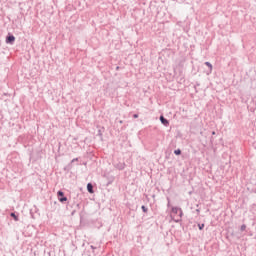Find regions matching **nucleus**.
Returning <instances> with one entry per match:
<instances>
[{"label":"nucleus","instance_id":"1","mask_svg":"<svg viewBox=\"0 0 256 256\" xmlns=\"http://www.w3.org/2000/svg\"><path fill=\"white\" fill-rule=\"evenodd\" d=\"M170 217L175 223H181L183 218V209H181V207L173 206Z\"/></svg>","mask_w":256,"mask_h":256},{"label":"nucleus","instance_id":"2","mask_svg":"<svg viewBox=\"0 0 256 256\" xmlns=\"http://www.w3.org/2000/svg\"><path fill=\"white\" fill-rule=\"evenodd\" d=\"M57 198L60 203H67V196H65V192H63L62 190H59L57 192Z\"/></svg>","mask_w":256,"mask_h":256},{"label":"nucleus","instance_id":"3","mask_svg":"<svg viewBox=\"0 0 256 256\" xmlns=\"http://www.w3.org/2000/svg\"><path fill=\"white\" fill-rule=\"evenodd\" d=\"M5 42L7 45H15V35L8 33Z\"/></svg>","mask_w":256,"mask_h":256},{"label":"nucleus","instance_id":"4","mask_svg":"<svg viewBox=\"0 0 256 256\" xmlns=\"http://www.w3.org/2000/svg\"><path fill=\"white\" fill-rule=\"evenodd\" d=\"M115 169H118V171H123V169H125V167H127V165L125 164V162H117L116 164H114Z\"/></svg>","mask_w":256,"mask_h":256},{"label":"nucleus","instance_id":"5","mask_svg":"<svg viewBox=\"0 0 256 256\" xmlns=\"http://www.w3.org/2000/svg\"><path fill=\"white\" fill-rule=\"evenodd\" d=\"M160 123H162V125H164V127H169V121L163 115L160 116Z\"/></svg>","mask_w":256,"mask_h":256},{"label":"nucleus","instance_id":"6","mask_svg":"<svg viewBox=\"0 0 256 256\" xmlns=\"http://www.w3.org/2000/svg\"><path fill=\"white\" fill-rule=\"evenodd\" d=\"M71 169H73V162L68 163V164L63 168V170H64L66 173H69V171H71Z\"/></svg>","mask_w":256,"mask_h":256},{"label":"nucleus","instance_id":"7","mask_svg":"<svg viewBox=\"0 0 256 256\" xmlns=\"http://www.w3.org/2000/svg\"><path fill=\"white\" fill-rule=\"evenodd\" d=\"M87 191H88V193H90V194L95 193V190H94V188H93V183L89 182V183L87 184Z\"/></svg>","mask_w":256,"mask_h":256},{"label":"nucleus","instance_id":"8","mask_svg":"<svg viewBox=\"0 0 256 256\" xmlns=\"http://www.w3.org/2000/svg\"><path fill=\"white\" fill-rule=\"evenodd\" d=\"M204 65H206V67L209 68V72L207 73V75L213 73V64H211V62H205Z\"/></svg>","mask_w":256,"mask_h":256},{"label":"nucleus","instance_id":"9","mask_svg":"<svg viewBox=\"0 0 256 256\" xmlns=\"http://www.w3.org/2000/svg\"><path fill=\"white\" fill-rule=\"evenodd\" d=\"M10 217H12V219H14V221H19V213H17V212H11Z\"/></svg>","mask_w":256,"mask_h":256},{"label":"nucleus","instance_id":"10","mask_svg":"<svg viewBox=\"0 0 256 256\" xmlns=\"http://www.w3.org/2000/svg\"><path fill=\"white\" fill-rule=\"evenodd\" d=\"M141 209H142L143 213H149V208H147V206L142 205Z\"/></svg>","mask_w":256,"mask_h":256},{"label":"nucleus","instance_id":"11","mask_svg":"<svg viewBox=\"0 0 256 256\" xmlns=\"http://www.w3.org/2000/svg\"><path fill=\"white\" fill-rule=\"evenodd\" d=\"M181 153H182V151H181V149H180V148H178V149L174 150V155H176V156L181 155Z\"/></svg>","mask_w":256,"mask_h":256},{"label":"nucleus","instance_id":"12","mask_svg":"<svg viewBox=\"0 0 256 256\" xmlns=\"http://www.w3.org/2000/svg\"><path fill=\"white\" fill-rule=\"evenodd\" d=\"M198 228H199V231H203V229H205V224L198 223Z\"/></svg>","mask_w":256,"mask_h":256},{"label":"nucleus","instance_id":"13","mask_svg":"<svg viewBox=\"0 0 256 256\" xmlns=\"http://www.w3.org/2000/svg\"><path fill=\"white\" fill-rule=\"evenodd\" d=\"M30 215H31L32 219H35V211H33V208L30 209Z\"/></svg>","mask_w":256,"mask_h":256},{"label":"nucleus","instance_id":"14","mask_svg":"<svg viewBox=\"0 0 256 256\" xmlns=\"http://www.w3.org/2000/svg\"><path fill=\"white\" fill-rule=\"evenodd\" d=\"M98 137H100V139H103V132L101 130H98Z\"/></svg>","mask_w":256,"mask_h":256},{"label":"nucleus","instance_id":"15","mask_svg":"<svg viewBox=\"0 0 256 256\" xmlns=\"http://www.w3.org/2000/svg\"><path fill=\"white\" fill-rule=\"evenodd\" d=\"M245 229H247V225L242 224L240 227V231H245Z\"/></svg>","mask_w":256,"mask_h":256},{"label":"nucleus","instance_id":"16","mask_svg":"<svg viewBox=\"0 0 256 256\" xmlns=\"http://www.w3.org/2000/svg\"><path fill=\"white\" fill-rule=\"evenodd\" d=\"M167 207H171V199L169 197H167Z\"/></svg>","mask_w":256,"mask_h":256},{"label":"nucleus","instance_id":"17","mask_svg":"<svg viewBox=\"0 0 256 256\" xmlns=\"http://www.w3.org/2000/svg\"><path fill=\"white\" fill-rule=\"evenodd\" d=\"M32 209H33L34 213H38L39 212V208H37V206H34Z\"/></svg>","mask_w":256,"mask_h":256},{"label":"nucleus","instance_id":"18","mask_svg":"<svg viewBox=\"0 0 256 256\" xmlns=\"http://www.w3.org/2000/svg\"><path fill=\"white\" fill-rule=\"evenodd\" d=\"M76 161H79V158H73L70 162L71 163H76Z\"/></svg>","mask_w":256,"mask_h":256},{"label":"nucleus","instance_id":"19","mask_svg":"<svg viewBox=\"0 0 256 256\" xmlns=\"http://www.w3.org/2000/svg\"><path fill=\"white\" fill-rule=\"evenodd\" d=\"M133 119H139V114H133Z\"/></svg>","mask_w":256,"mask_h":256},{"label":"nucleus","instance_id":"20","mask_svg":"<svg viewBox=\"0 0 256 256\" xmlns=\"http://www.w3.org/2000/svg\"><path fill=\"white\" fill-rule=\"evenodd\" d=\"M112 183H113V180L108 181L107 184H106L107 187H109V185H111Z\"/></svg>","mask_w":256,"mask_h":256},{"label":"nucleus","instance_id":"21","mask_svg":"<svg viewBox=\"0 0 256 256\" xmlns=\"http://www.w3.org/2000/svg\"><path fill=\"white\" fill-rule=\"evenodd\" d=\"M90 248H91L93 251H95V249H97V247H95V246H93V245H91Z\"/></svg>","mask_w":256,"mask_h":256},{"label":"nucleus","instance_id":"22","mask_svg":"<svg viewBox=\"0 0 256 256\" xmlns=\"http://www.w3.org/2000/svg\"><path fill=\"white\" fill-rule=\"evenodd\" d=\"M196 213H197V215H199V213H201V210L200 209H196Z\"/></svg>","mask_w":256,"mask_h":256},{"label":"nucleus","instance_id":"23","mask_svg":"<svg viewBox=\"0 0 256 256\" xmlns=\"http://www.w3.org/2000/svg\"><path fill=\"white\" fill-rule=\"evenodd\" d=\"M75 213H77V211H76V210H73V211L71 212V215L73 216V215H75Z\"/></svg>","mask_w":256,"mask_h":256},{"label":"nucleus","instance_id":"24","mask_svg":"<svg viewBox=\"0 0 256 256\" xmlns=\"http://www.w3.org/2000/svg\"><path fill=\"white\" fill-rule=\"evenodd\" d=\"M119 123H120V125H122V123H123V120H119Z\"/></svg>","mask_w":256,"mask_h":256},{"label":"nucleus","instance_id":"25","mask_svg":"<svg viewBox=\"0 0 256 256\" xmlns=\"http://www.w3.org/2000/svg\"><path fill=\"white\" fill-rule=\"evenodd\" d=\"M217 133L215 131H212V135H216Z\"/></svg>","mask_w":256,"mask_h":256},{"label":"nucleus","instance_id":"26","mask_svg":"<svg viewBox=\"0 0 256 256\" xmlns=\"http://www.w3.org/2000/svg\"><path fill=\"white\" fill-rule=\"evenodd\" d=\"M76 207H78V209H79V208L81 207V205H80V204H77Z\"/></svg>","mask_w":256,"mask_h":256},{"label":"nucleus","instance_id":"27","mask_svg":"<svg viewBox=\"0 0 256 256\" xmlns=\"http://www.w3.org/2000/svg\"><path fill=\"white\" fill-rule=\"evenodd\" d=\"M116 70L119 71V66L116 67Z\"/></svg>","mask_w":256,"mask_h":256},{"label":"nucleus","instance_id":"28","mask_svg":"<svg viewBox=\"0 0 256 256\" xmlns=\"http://www.w3.org/2000/svg\"><path fill=\"white\" fill-rule=\"evenodd\" d=\"M254 193H256V188H255V190H254Z\"/></svg>","mask_w":256,"mask_h":256}]
</instances>
